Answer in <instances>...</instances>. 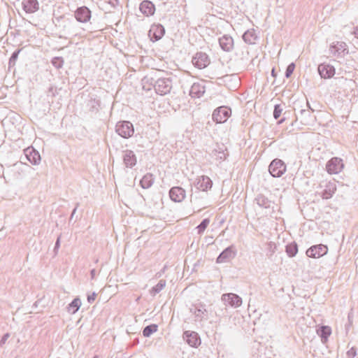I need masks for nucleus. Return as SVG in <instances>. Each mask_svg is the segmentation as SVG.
I'll list each match as a JSON object with an SVG mask.
<instances>
[{
	"instance_id": "nucleus-1",
	"label": "nucleus",
	"mask_w": 358,
	"mask_h": 358,
	"mask_svg": "<svg viewBox=\"0 0 358 358\" xmlns=\"http://www.w3.org/2000/svg\"><path fill=\"white\" fill-rule=\"evenodd\" d=\"M54 22L62 34L60 37H64L65 38L81 36L85 31L73 18L64 15L55 17Z\"/></svg>"
},
{
	"instance_id": "nucleus-2",
	"label": "nucleus",
	"mask_w": 358,
	"mask_h": 358,
	"mask_svg": "<svg viewBox=\"0 0 358 358\" xmlns=\"http://www.w3.org/2000/svg\"><path fill=\"white\" fill-rule=\"evenodd\" d=\"M115 131L121 137L129 138L133 136L134 127L129 121H119L115 125Z\"/></svg>"
},
{
	"instance_id": "nucleus-3",
	"label": "nucleus",
	"mask_w": 358,
	"mask_h": 358,
	"mask_svg": "<svg viewBox=\"0 0 358 358\" xmlns=\"http://www.w3.org/2000/svg\"><path fill=\"white\" fill-rule=\"evenodd\" d=\"M307 106L308 109H301L296 115V120H299L303 125H312L315 120V117L312 114L314 110L310 108L308 101Z\"/></svg>"
},
{
	"instance_id": "nucleus-4",
	"label": "nucleus",
	"mask_w": 358,
	"mask_h": 358,
	"mask_svg": "<svg viewBox=\"0 0 358 358\" xmlns=\"http://www.w3.org/2000/svg\"><path fill=\"white\" fill-rule=\"evenodd\" d=\"M268 171L273 177L280 178L286 171V164L282 160L275 159L271 162Z\"/></svg>"
},
{
	"instance_id": "nucleus-5",
	"label": "nucleus",
	"mask_w": 358,
	"mask_h": 358,
	"mask_svg": "<svg viewBox=\"0 0 358 358\" xmlns=\"http://www.w3.org/2000/svg\"><path fill=\"white\" fill-rule=\"evenodd\" d=\"M155 92L160 95H165L170 92L172 88L171 79L169 78H159L154 85Z\"/></svg>"
},
{
	"instance_id": "nucleus-6",
	"label": "nucleus",
	"mask_w": 358,
	"mask_h": 358,
	"mask_svg": "<svg viewBox=\"0 0 358 358\" xmlns=\"http://www.w3.org/2000/svg\"><path fill=\"white\" fill-rule=\"evenodd\" d=\"M231 110L226 106H220L213 113V120L216 123H224L231 115Z\"/></svg>"
},
{
	"instance_id": "nucleus-7",
	"label": "nucleus",
	"mask_w": 358,
	"mask_h": 358,
	"mask_svg": "<svg viewBox=\"0 0 358 358\" xmlns=\"http://www.w3.org/2000/svg\"><path fill=\"white\" fill-rule=\"evenodd\" d=\"M92 17V12L87 6L78 7L74 12V17L77 22L86 23Z\"/></svg>"
},
{
	"instance_id": "nucleus-8",
	"label": "nucleus",
	"mask_w": 358,
	"mask_h": 358,
	"mask_svg": "<svg viewBox=\"0 0 358 358\" xmlns=\"http://www.w3.org/2000/svg\"><path fill=\"white\" fill-rule=\"evenodd\" d=\"M192 64L196 68L203 69L210 64V59L206 53L199 52L193 57Z\"/></svg>"
},
{
	"instance_id": "nucleus-9",
	"label": "nucleus",
	"mask_w": 358,
	"mask_h": 358,
	"mask_svg": "<svg viewBox=\"0 0 358 358\" xmlns=\"http://www.w3.org/2000/svg\"><path fill=\"white\" fill-rule=\"evenodd\" d=\"M327 252L328 248L323 244H320L311 246L308 248L306 251V255L309 257L319 258L326 255Z\"/></svg>"
},
{
	"instance_id": "nucleus-10",
	"label": "nucleus",
	"mask_w": 358,
	"mask_h": 358,
	"mask_svg": "<svg viewBox=\"0 0 358 358\" xmlns=\"http://www.w3.org/2000/svg\"><path fill=\"white\" fill-rule=\"evenodd\" d=\"M326 168L330 174L338 173L343 168V161L340 158L333 157L327 162Z\"/></svg>"
},
{
	"instance_id": "nucleus-11",
	"label": "nucleus",
	"mask_w": 358,
	"mask_h": 358,
	"mask_svg": "<svg viewBox=\"0 0 358 358\" xmlns=\"http://www.w3.org/2000/svg\"><path fill=\"white\" fill-rule=\"evenodd\" d=\"M165 34L164 26L160 24H152L149 30L148 36L153 42L160 40Z\"/></svg>"
},
{
	"instance_id": "nucleus-12",
	"label": "nucleus",
	"mask_w": 358,
	"mask_h": 358,
	"mask_svg": "<svg viewBox=\"0 0 358 358\" xmlns=\"http://www.w3.org/2000/svg\"><path fill=\"white\" fill-rule=\"evenodd\" d=\"M25 158L32 164L37 165L41 162V155L39 152L33 147H29L24 150Z\"/></svg>"
},
{
	"instance_id": "nucleus-13",
	"label": "nucleus",
	"mask_w": 358,
	"mask_h": 358,
	"mask_svg": "<svg viewBox=\"0 0 358 358\" xmlns=\"http://www.w3.org/2000/svg\"><path fill=\"white\" fill-rule=\"evenodd\" d=\"M222 300L234 308L239 307L242 304V299L234 293L224 294L222 296Z\"/></svg>"
},
{
	"instance_id": "nucleus-14",
	"label": "nucleus",
	"mask_w": 358,
	"mask_h": 358,
	"mask_svg": "<svg viewBox=\"0 0 358 358\" xmlns=\"http://www.w3.org/2000/svg\"><path fill=\"white\" fill-rule=\"evenodd\" d=\"M195 186L198 189L206 192L212 188L213 182L209 177L202 176L196 179Z\"/></svg>"
},
{
	"instance_id": "nucleus-15",
	"label": "nucleus",
	"mask_w": 358,
	"mask_h": 358,
	"mask_svg": "<svg viewBox=\"0 0 358 358\" xmlns=\"http://www.w3.org/2000/svg\"><path fill=\"white\" fill-rule=\"evenodd\" d=\"M236 252L234 250V246H229L220 254L216 259V262L217 264L227 262L234 258Z\"/></svg>"
},
{
	"instance_id": "nucleus-16",
	"label": "nucleus",
	"mask_w": 358,
	"mask_h": 358,
	"mask_svg": "<svg viewBox=\"0 0 358 358\" xmlns=\"http://www.w3.org/2000/svg\"><path fill=\"white\" fill-rule=\"evenodd\" d=\"M123 162L127 168L132 169L137 162L136 155L132 150H126L123 152Z\"/></svg>"
},
{
	"instance_id": "nucleus-17",
	"label": "nucleus",
	"mask_w": 358,
	"mask_h": 358,
	"mask_svg": "<svg viewBox=\"0 0 358 358\" xmlns=\"http://www.w3.org/2000/svg\"><path fill=\"white\" fill-rule=\"evenodd\" d=\"M318 73L323 78H330L335 74V69L333 66L327 64H320L317 68Z\"/></svg>"
},
{
	"instance_id": "nucleus-18",
	"label": "nucleus",
	"mask_w": 358,
	"mask_h": 358,
	"mask_svg": "<svg viewBox=\"0 0 358 358\" xmlns=\"http://www.w3.org/2000/svg\"><path fill=\"white\" fill-rule=\"evenodd\" d=\"M169 196L175 202H181L185 198V190L180 187H173L169 191Z\"/></svg>"
},
{
	"instance_id": "nucleus-19",
	"label": "nucleus",
	"mask_w": 358,
	"mask_h": 358,
	"mask_svg": "<svg viewBox=\"0 0 358 358\" xmlns=\"http://www.w3.org/2000/svg\"><path fill=\"white\" fill-rule=\"evenodd\" d=\"M22 8L27 13H34L39 9V3L37 0H23Z\"/></svg>"
},
{
	"instance_id": "nucleus-20",
	"label": "nucleus",
	"mask_w": 358,
	"mask_h": 358,
	"mask_svg": "<svg viewBox=\"0 0 358 358\" xmlns=\"http://www.w3.org/2000/svg\"><path fill=\"white\" fill-rule=\"evenodd\" d=\"M219 44L224 51L229 52L234 48V40L231 36L224 35L219 38Z\"/></svg>"
},
{
	"instance_id": "nucleus-21",
	"label": "nucleus",
	"mask_w": 358,
	"mask_h": 358,
	"mask_svg": "<svg viewBox=\"0 0 358 358\" xmlns=\"http://www.w3.org/2000/svg\"><path fill=\"white\" fill-rule=\"evenodd\" d=\"M184 337L186 338L187 343L192 347H197L201 343V340L198 334L194 331H186L184 332Z\"/></svg>"
},
{
	"instance_id": "nucleus-22",
	"label": "nucleus",
	"mask_w": 358,
	"mask_h": 358,
	"mask_svg": "<svg viewBox=\"0 0 358 358\" xmlns=\"http://www.w3.org/2000/svg\"><path fill=\"white\" fill-rule=\"evenodd\" d=\"M139 9L143 14L146 16H151L155 13V5L150 1H143L139 6Z\"/></svg>"
},
{
	"instance_id": "nucleus-23",
	"label": "nucleus",
	"mask_w": 358,
	"mask_h": 358,
	"mask_svg": "<svg viewBox=\"0 0 358 358\" xmlns=\"http://www.w3.org/2000/svg\"><path fill=\"white\" fill-rule=\"evenodd\" d=\"M190 313H193L196 317L202 320L206 315V310L205 305L199 303L198 305H192L189 308Z\"/></svg>"
},
{
	"instance_id": "nucleus-24",
	"label": "nucleus",
	"mask_w": 358,
	"mask_h": 358,
	"mask_svg": "<svg viewBox=\"0 0 358 358\" xmlns=\"http://www.w3.org/2000/svg\"><path fill=\"white\" fill-rule=\"evenodd\" d=\"M205 92V87L198 83H194L189 90V95L192 98H200Z\"/></svg>"
},
{
	"instance_id": "nucleus-25",
	"label": "nucleus",
	"mask_w": 358,
	"mask_h": 358,
	"mask_svg": "<svg viewBox=\"0 0 358 358\" xmlns=\"http://www.w3.org/2000/svg\"><path fill=\"white\" fill-rule=\"evenodd\" d=\"M257 204L262 208H269L271 206L272 201L264 194H258L255 198Z\"/></svg>"
},
{
	"instance_id": "nucleus-26",
	"label": "nucleus",
	"mask_w": 358,
	"mask_h": 358,
	"mask_svg": "<svg viewBox=\"0 0 358 358\" xmlns=\"http://www.w3.org/2000/svg\"><path fill=\"white\" fill-rule=\"evenodd\" d=\"M317 333L320 336L322 343H326L331 334V330L328 326H322L317 330Z\"/></svg>"
},
{
	"instance_id": "nucleus-27",
	"label": "nucleus",
	"mask_w": 358,
	"mask_h": 358,
	"mask_svg": "<svg viewBox=\"0 0 358 358\" xmlns=\"http://www.w3.org/2000/svg\"><path fill=\"white\" fill-rule=\"evenodd\" d=\"M154 182L153 175L151 173L145 174L140 181V185L143 189L150 187Z\"/></svg>"
},
{
	"instance_id": "nucleus-28",
	"label": "nucleus",
	"mask_w": 358,
	"mask_h": 358,
	"mask_svg": "<svg viewBox=\"0 0 358 358\" xmlns=\"http://www.w3.org/2000/svg\"><path fill=\"white\" fill-rule=\"evenodd\" d=\"M243 41L249 44H254L257 39V36L254 29L246 31L243 35Z\"/></svg>"
},
{
	"instance_id": "nucleus-29",
	"label": "nucleus",
	"mask_w": 358,
	"mask_h": 358,
	"mask_svg": "<svg viewBox=\"0 0 358 358\" xmlns=\"http://www.w3.org/2000/svg\"><path fill=\"white\" fill-rule=\"evenodd\" d=\"M211 156L215 160L222 161L226 159L227 154L224 152V150L222 148L218 149H214L211 152Z\"/></svg>"
},
{
	"instance_id": "nucleus-30",
	"label": "nucleus",
	"mask_w": 358,
	"mask_h": 358,
	"mask_svg": "<svg viewBox=\"0 0 358 358\" xmlns=\"http://www.w3.org/2000/svg\"><path fill=\"white\" fill-rule=\"evenodd\" d=\"M81 306V301L79 298L74 299L68 306V311L72 314L76 313Z\"/></svg>"
},
{
	"instance_id": "nucleus-31",
	"label": "nucleus",
	"mask_w": 358,
	"mask_h": 358,
	"mask_svg": "<svg viewBox=\"0 0 358 358\" xmlns=\"http://www.w3.org/2000/svg\"><path fill=\"white\" fill-rule=\"evenodd\" d=\"M286 252L290 257H294L298 252V245L295 242H292L286 246Z\"/></svg>"
},
{
	"instance_id": "nucleus-32",
	"label": "nucleus",
	"mask_w": 358,
	"mask_h": 358,
	"mask_svg": "<svg viewBox=\"0 0 358 358\" xmlns=\"http://www.w3.org/2000/svg\"><path fill=\"white\" fill-rule=\"evenodd\" d=\"M158 329V326L155 324H152L146 326L143 330V335L145 337L150 336L153 333L156 332Z\"/></svg>"
},
{
	"instance_id": "nucleus-33",
	"label": "nucleus",
	"mask_w": 358,
	"mask_h": 358,
	"mask_svg": "<svg viewBox=\"0 0 358 358\" xmlns=\"http://www.w3.org/2000/svg\"><path fill=\"white\" fill-rule=\"evenodd\" d=\"M166 286V280H160L159 282L152 288L150 293L153 296L160 292Z\"/></svg>"
},
{
	"instance_id": "nucleus-34",
	"label": "nucleus",
	"mask_w": 358,
	"mask_h": 358,
	"mask_svg": "<svg viewBox=\"0 0 358 358\" xmlns=\"http://www.w3.org/2000/svg\"><path fill=\"white\" fill-rule=\"evenodd\" d=\"M209 223H210L209 218L203 219L201 221V222L196 227L198 229V234H202L204 232V231L206 230V229L207 228V227L208 226Z\"/></svg>"
},
{
	"instance_id": "nucleus-35",
	"label": "nucleus",
	"mask_w": 358,
	"mask_h": 358,
	"mask_svg": "<svg viewBox=\"0 0 358 358\" xmlns=\"http://www.w3.org/2000/svg\"><path fill=\"white\" fill-rule=\"evenodd\" d=\"M277 249V245L274 242L270 241L267 243L266 255L270 258L273 256Z\"/></svg>"
},
{
	"instance_id": "nucleus-36",
	"label": "nucleus",
	"mask_w": 358,
	"mask_h": 358,
	"mask_svg": "<svg viewBox=\"0 0 358 358\" xmlns=\"http://www.w3.org/2000/svg\"><path fill=\"white\" fill-rule=\"evenodd\" d=\"M64 61L61 57H54L52 60V65L57 68L60 69L63 66Z\"/></svg>"
},
{
	"instance_id": "nucleus-37",
	"label": "nucleus",
	"mask_w": 358,
	"mask_h": 358,
	"mask_svg": "<svg viewBox=\"0 0 358 358\" xmlns=\"http://www.w3.org/2000/svg\"><path fill=\"white\" fill-rule=\"evenodd\" d=\"M20 52V50L19 49L13 52V54L11 55V57L9 59V65L10 66L15 65V62L17 59L18 55H19Z\"/></svg>"
},
{
	"instance_id": "nucleus-38",
	"label": "nucleus",
	"mask_w": 358,
	"mask_h": 358,
	"mask_svg": "<svg viewBox=\"0 0 358 358\" xmlns=\"http://www.w3.org/2000/svg\"><path fill=\"white\" fill-rule=\"evenodd\" d=\"M282 108H281V106L280 104H276L274 106L273 117L275 120L278 119L282 113Z\"/></svg>"
},
{
	"instance_id": "nucleus-39",
	"label": "nucleus",
	"mask_w": 358,
	"mask_h": 358,
	"mask_svg": "<svg viewBox=\"0 0 358 358\" xmlns=\"http://www.w3.org/2000/svg\"><path fill=\"white\" fill-rule=\"evenodd\" d=\"M295 68V64L294 63L289 64L285 71V77L289 78L291 75L293 73V71Z\"/></svg>"
},
{
	"instance_id": "nucleus-40",
	"label": "nucleus",
	"mask_w": 358,
	"mask_h": 358,
	"mask_svg": "<svg viewBox=\"0 0 358 358\" xmlns=\"http://www.w3.org/2000/svg\"><path fill=\"white\" fill-rule=\"evenodd\" d=\"M58 94L57 92V88L55 86H50L49 88H48V92H47V95L49 96H52V97H54L57 94Z\"/></svg>"
},
{
	"instance_id": "nucleus-41",
	"label": "nucleus",
	"mask_w": 358,
	"mask_h": 358,
	"mask_svg": "<svg viewBox=\"0 0 358 358\" xmlns=\"http://www.w3.org/2000/svg\"><path fill=\"white\" fill-rule=\"evenodd\" d=\"M344 46H345V43H338L337 45L331 46V48H336V52H339V51L343 52L345 50Z\"/></svg>"
},
{
	"instance_id": "nucleus-42",
	"label": "nucleus",
	"mask_w": 358,
	"mask_h": 358,
	"mask_svg": "<svg viewBox=\"0 0 358 358\" xmlns=\"http://www.w3.org/2000/svg\"><path fill=\"white\" fill-rule=\"evenodd\" d=\"M60 238H61V236H59L57 237V238L56 242H55V248H54V250H53L55 255H57L59 248L60 247Z\"/></svg>"
},
{
	"instance_id": "nucleus-43",
	"label": "nucleus",
	"mask_w": 358,
	"mask_h": 358,
	"mask_svg": "<svg viewBox=\"0 0 358 358\" xmlns=\"http://www.w3.org/2000/svg\"><path fill=\"white\" fill-rule=\"evenodd\" d=\"M10 336V335L9 333H6L2 336L1 339L0 340V347L3 346L7 340L9 338Z\"/></svg>"
},
{
	"instance_id": "nucleus-44",
	"label": "nucleus",
	"mask_w": 358,
	"mask_h": 358,
	"mask_svg": "<svg viewBox=\"0 0 358 358\" xmlns=\"http://www.w3.org/2000/svg\"><path fill=\"white\" fill-rule=\"evenodd\" d=\"M347 355L349 358L355 357L357 355L356 349L355 348H352L350 350L348 351Z\"/></svg>"
},
{
	"instance_id": "nucleus-45",
	"label": "nucleus",
	"mask_w": 358,
	"mask_h": 358,
	"mask_svg": "<svg viewBox=\"0 0 358 358\" xmlns=\"http://www.w3.org/2000/svg\"><path fill=\"white\" fill-rule=\"evenodd\" d=\"M96 296V294L95 292H93L91 295L87 296V301L90 303H92L94 301Z\"/></svg>"
},
{
	"instance_id": "nucleus-46",
	"label": "nucleus",
	"mask_w": 358,
	"mask_h": 358,
	"mask_svg": "<svg viewBox=\"0 0 358 358\" xmlns=\"http://www.w3.org/2000/svg\"><path fill=\"white\" fill-rule=\"evenodd\" d=\"M78 206H79V203H76V206L75 208L73 210L72 213L71 215L70 220L73 219V216L75 215V213L76 212V210H77V208L78 207Z\"/></svg>"
},
{
	"instance_id": "nucleus-47",
	"label": "nucleus",
	"mask_w": 358,
	"mask_h": 358,
	"mask_svg": "<svg viewBox=\"0 0 358 358\" xmlns=\"http://www.w3.org/2000/svg\"><path fill=\"white\" fill-rule=\"evenodd\" d=\"M90 274H91V276H92V278H94L95 275H96V271L95 269H92L90 271Z\"/></svg>"
},
{
	"instance_id": "nucleus-48",
	"label": "nucleus",
	"mask_w": 358,
	"mask_h": 358,
	"mask_svg": "<svg viewBox=\"0 0 358 358\" xmlns=\"http://www.w3.org/2000/svg\"><path fill=\"white\" fill-rule=\"evenodd\" d=\"M271 74H272L273 76H275V69H272Z\"/></svg>"
},
{
	"instance_id": "nucleus-49",
	"label": "nucleus",
	"mask_w": 358,
	"mask_h": 358,
	"mask_svg": "<svg viewBox=\"0 0 358 358\" xmlns=\"http://www.w3.org/2000/svg\"><path fill=\"white\" fill-rule=\"evenodd\" d=\"M157 275H158V277H160L162 274L158 273Z\"/></svg>"
},
{
	"instance_id": "nucleus-50",
	"label": "nucleus",
	"mask_w": 358,
	"mask_h": 358,
	"mask_svg": "<svg viewBox=\"0 0 358 358\" xmlns=\"http://www.w3.org/2000/svg\"><path fill=\"white\" fill-rule=\"evenodd\" d=\"M94 358H96V357H94Z\"/></svg>"
}]
</instances>
